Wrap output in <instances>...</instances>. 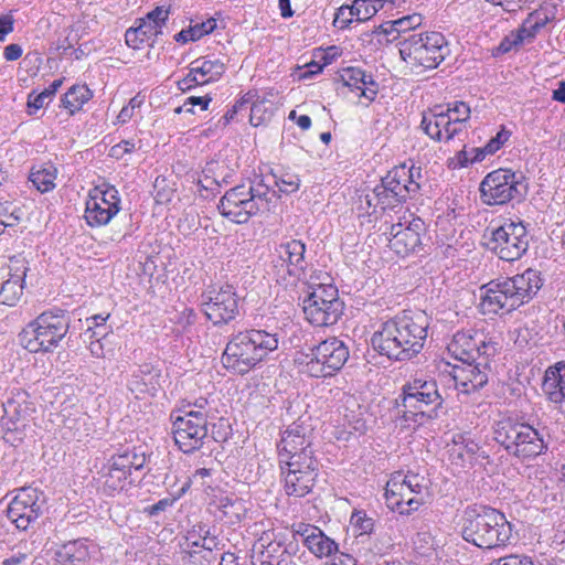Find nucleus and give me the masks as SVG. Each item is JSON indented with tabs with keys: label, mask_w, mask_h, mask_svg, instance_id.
<instances>
[{
	"label": "nucleus",
	"mask_w": 565,
	"mask_h": 565,
	"mask_svg": "<svg viewBox=\"0 0 565 565\" xmlns=\"http://www.w3.org/2000/svg\"><path fill=\"white\" fill-rule=\"evenodd\" d=\"M277 201V191L256 177L227 190L217 209L230 221L245 224L255 215L271 212Z\"/></svg>",
	"instance_id": "4"
},
{
	"label": "nucleus",
	"mask_w": 565,
	"mask_h": 565,
	"mask_svg": "<svg viewBox=\"0 0 565 565\" xmlns=\"http://www.w3.org/2000/svg\"><path fill=\"white\" fill-rule=\"evenodd\" d=\"M493 435L494 440L510 456L522 461L545 455L552 443V436L546 426L540 424L534 426L510 417L495 423Z\"/></svg>",
	"instance_id": "6"
},
{
	"label": "nucleus",
	"mask_w": 565,
	"mask_h": 565,
	"mask_svg": "<svg viewBox=\"0 0 565 565\" xmlns=\"http://www.w3.org/2000/svg\"><path fill=\"white\" fill-rule=\"evenodd\" d=\"M211 102H212V97H210L209 95L190 96L185 99V102L183 103L182 106H180L175 109V113L180 114V113L185 111V113L193 114L194 106H200L201 110H206Z\"/></svg>",
	"instance_id": "52"
},
{
	"label": "nucleus",
	"mask_w": 565,
	"mask_h": 565,
	"mask_svg": "<svg viewBox=\"0 0 565 565\" xmlns=\"http://www.w3.org/2000/svg\"><path fill=\"white\" fill-rule=\"evenodd\" d=\"M201 307L214 326L227 324L238 315L239 298L232 285H224L203 292Z\"/></svg>",
	"instance_id": "17"
},
{
	"label": "nucleus",
	"mask_w": 565,
	"mask_h": 565,
	"mask_svg": "<svg viewBox=\"0 0 565 565\" xmlns=\"http://www.w3.org/2000/svg\"><path fill=\"white\" fill-rule=\"evenodd\" d=\"M445 115L448 117L451 116L452 120H456L458 124V127H460L462 130L466 128V122L470 118V107L468 104L461 100H456L454 103L447 104L446 108L443 106H437Z\"/></svg>",
	"instance_id": "48"
},
{
	"label": "nucleus",
	"mask_w": 565,
	"mask_h": 565,
	"mask_svg": "<svg viewBox=\"0 0 565 565\" xmlns=\"http://www.w3.org/2000/svg\"><path fill=\"white\" fill-rule=\"evenodd\" d=\"M403 61L413 66L436 68L449 55L450 50L445 36L439 32H419L408 34L398 42Z\"/></svg>",
	"instance_id": "9"
},
{
	"label": "nucleus",
	"mask_w": 565,
	"mask_h": 565,
	"mask_svg": "<svg viewBox=\"0 0 565 565\" xmlns=\"http://www.w3.org/2000/svg\"><path fill=\"white\" fill-rule=\"evenodd\" d=\"M510 277L493 279L480 288V306L483 313L511 312L522 305Z\"/></svg>",
	"instance_id": "20"
},
{
	"label": "nucleus",
	"mask_w": 565,
	"mask_h": 565,
	"mask_svg": "<svg viewBox=\"0 0 565 565\" xmlns=\"http://www.w3.org/2000/svg\"><path fill=\"white\" fill-rule=\"evenodd\" d=\"M350 352L344 341L337 337L320 341L309 353L299 359L302 373L315 379L335 375L347 363Z\"/></svg>",
	"instance_id": "11"
},
{
	"label": "nucleus",
	"mask_w": 565,
	"mask_h": 565,
	"mask_svg": "<svg viewBox=\"0 0 565 565\" xmlns=\"http://www.w3.org/2000/svg\"><path fill=\"white\" fill-rule=\"evenodd\" d=\"M56 175L57 169L52 163H44L32 168L29 180L41 193H45L55 188Z\"/></svg>",
	"instance_id": "44"
},
{
	"label": "nucleus",
	"mask_w": 565,
	"mask_h": 565,
	"mask_svg": "<svg viewBox=\"0 0 565 565\" xmlns=\"http://www.w3.org/2000/svg\"><path fill=\"white\" fill-rule=\"evenodd\" d=\"M350 14L349 6H341L334 14L333 25L339 29L348 28L352 23V17Z\"/></svg>",
	"instance_id": "63"
},
{
	"label": "nucleus",
	"mask_w": 565,
	"mask_h": 565,
	"mask_svg": "<svg viewBox=\"0 0 565 565\" xmlns=\"http://www.w3.org/2000/svg\"><path fill=\"white\" fill-rule=\"evenodd\" d=\"M414 544L416 548L420 550L423 553H426L427 551L434 548L435 537L431 534L430 529L427 524H423L417 527Z\"/></svg>",
	"instance_id": "49"
},
{
	"label": "nucleus",
	"mask_w": 565,
	"mask_h": 565,
	"mask_svg": "<svg viewBox=\"0 0 565 565\" xmlns=\"http://www.w3.org/2000/svg\"><path fill=\"white\" fill-rule=\"evenodd\" d=\"M401 397L404 427H411L412 424L423 425L436 419L444 404V398L434 380L414 379L404 385Z\"/></svg>",
	"instance_id": "7"
},
{
	"label": "nucleus",
	"mask_w": 565,
	"mask_h": 565,
	"mask_svg": "<svg viewBox=\"0 0 565 565\" xmlns=\"http://www.w3.org/2000/svg\"><path fill=\"white\" fill-rule=\"evenodd\" d=\"M341 79L351 90H358L359 96L369 103L373 102L379 93V84L371 73L355 66H349L341 71Z\"/></svg>",
	"instance_id": "30"
},
{
	"label": "nucleus",
	"mask_w": 565,
	"mask_h": 565,
	"mask_svg": "<svg viewBox=\"0 0 565 565\" xmlns=\"http://www.w3.org/2000/svg\"><path fill=\"white\" fill-rule=\"evenodd\" d=\"M532 20L526 18L518 31H515L516 41L521 42V44L525 41H532L537 34L535 26L532 25Z\"/></svg>",
	"instance_id": "59"
},
{
	"label": "nucleus",
	"mask_w": 565,
	"mask_h": 565,
	"mask_svg": "<svg viewBox=\"0 0 565 565\" xmlns=\"http://www.w3.org/2000/svg\"><path fill=\"white\" fill-rule=\"evenodd\" d=\"M142 28L143 26H132L126 31L125 40L128 46L138 49L139 45L145 42V39L140 35V31H143Z\"/></svg>",
	"instance_id": "64"
},
{
	"label": "nucleus",
	"mask_w": 565,
	"mask_h": 565,
	"mask_svg": "<svg viewBox=\"0 0 565 565\" xmlns=\"http://www.w3.org/2000/svg\"><path fill=\"white\" fill-rule=\"evenodd\" d=\"M277 449L280 467L295 462L298 456L300 457L298 460L303 461L302 457H305V454L308 458H316L311 448V441L307 436V428L296 423L282 431Z\"/></svg>",
	"instance_id": "23"
},
{
	"label": "nucleus",
	"mask_w": 565,
	"mask_h": 565,
	"mask_svg": "<svg viewBox=\"0 0 565 565\" xmlns=\"http://www.w3.org/2000/svg\"><path fill=\"white\" fill-rule=\"evenodd\" d=\"M136 149V143L131 140H121L119 143L113 146L109 150V156L116 159H122L126 153H131Z\"/></svg>",
	"instance_id": "62"
},
{
	"label": "nucleus",
	"mask_w": 565,
	"mask_h": 565,
	"mask_svg": "<svg viewBox=\"0 0 565 565\" xmlns=\"http://www.w3.org/2000/svg\"><path fill=\"white\" fill-rule=\"evenodd\" d=\"M425 180L423 169L415 163H403L390 170L371 193L360 196V209L371 214L381 210H393L415 196Z\"/></svg>",
	"instance_id": "3"
},
{
	"label": "nucleus",
	"mask_w": 565,
	"mask_h": 565,
	"mask_svg": "<svg viewBox=\"0 0 565 565\" xmlns=\"http://www.w3.org/2000/svg\"><path fill=\"white\" fill-rule=\"evenodd\" d=\"M121 210L118 190L110 184H103L89 192L86 202L85 221L90 227L107 225Z\"/></svg>",
	"instance_id": "18"
},
{
	"label": "nucleus",
	"mask_w": 565,
	"mask_h": 565,
	"mask_svg": "<svg viewBox=\"0 0 565 565\" xmlns=\"http://www.w3.org/2000/svg\"><path fill=\"white\" fill-rule=\"evenodd\" d=\"M175 502L174 498H163L156 502L152 505H148L143 509V512L149 516L159 515L161 512H164L167 509L171 508Z\"/></svg>",
	"instance_id": "61"
},
{
	"label": "nucleus",
	"mask_w": 565,
	"mask_h": 565,
	"mask_svg": "<svg viewBox=\"0 0 565 565\" xmlns=\"http://www.w3.org/2000/svg\"><path fill=\"white\" fill-rule=\"evenodd\" d=\"M70 323L71 319L65 310H46L23 328L19 341L30 352H51L67 334Z\"/></svg>",
	"instance_id": "8"
},
{
	"label": "nucleus",
	"mask_w": 565,
	"mask_h": 565,
	"mask_svg": "<svg viewBox=\"0 0 565 565\" xmlns=\"http://www.w3.org/2000/svg\"><path fill=\"white\" fill-rule=\"evenodd\" d=\"M249 121L255 127L260 126L270 117L265 100H254L249 107Z\"/></svg>",
	"instance_id": "50"
},
{
	"label": "nucleus",
	"mask_w": 565,
	"mask_h": 565,
	"mask_svg": "<svg viewBox=\"0 0 565 565\" xmlns=\"http://www.w3.org/2000/svg\"><path fill=\"white\" fill-rule=\"evenodd\" d=\"M392 547L391 537L386 534L366 539V543L358 548V557L363 565H377V557L386 555Z\"/></svg>",
	"instance_id": "38"
},
{
	"label": "nucleus",
	"mask_w": 565,
	"mask_h": 565,
	"mask_svg": "<svg viewBox=\"0 0 565 565\" xmlns=\"http://www.w3.org/2000/svg\"><path fill=\"white\" fill-rule=\"evenodd\" d=\"M423 23V17L418 13H413L409 15H405L394 21H385L380 24L375 33L383 34L387 36V42L393 41H402L408 34H416L413 32L416 28L420 26Z\"/></svg>",
	"instance_id": "31"
},
{
	"label": "nucleus",
	"mask_w": 565,
	"mask_h": 565,
	"mask_svg": "<svg viewBox=\"0 0 565 565\" xmlns=\"http://www.w3.org/2000/svg\"><path fill=\"white\" fill-rule=\"evenodd\" d=\"M49 102L47 95L42 92L38 94L35 92L30 93L26 103L29 115H34L38 110L47 105Z\"/></svg>",
	"instance_id": "56"
},
{
	"label": "nucleus",
	"mask_w": 565,
	"mask_h": 565,
	"mask_svg": "<svg viewBox=\"0 0 565 565\" xmlns=\"http://www.w3.org/2000/svg\"><path fill=\"white\" fill-rule=\"evenodd\" d=\"M490 359L481 356V360H470L455 365L450 375L456 390L463 394H470L482 388L489 381Z\"/></svg>",
	"instance_id": "22"
},
{
	"label": "nucleus",
	"mask_w": 565,
	"mask_h": 565,
	"mask_svg": "<svg viewBox=\"0 0 565 565\" xmlns=\"http://www.w3.org/2000/svg\"><path fill=\"white\" fill-rule=\"evenodd\" d=\"M93 97L92 90L86 85H73L63 95L61 106L68 110L70 115H74L81 110L85 103Z\"/></svg>",
	"instance_id": "43"
},
{
	"label": "nucleus",
	"mask_w": 565,
	"mask_h": 565,
	"mask_svg": "<svg viewBox=\"0 0 565 565\" xmlns=\"http://www.w3.org/2000/svg\"><path fill=\"white\" fill-rule=\"evenodd\" d=\"M168 18V9H164L163 7H156L153 10L148 12L143 19H146L147 22H151L150 25L154 30L160 31V29L166 24Z\"/></svg>",
	"instance_id": "53"
},
{
	"label": "nucleus",
	"mask_w": 565,
	"mask_h": 565,
	"mask_svg": "<svg viewBox=\"0 0 565 565\" xmlns=\"http://www.w3.org/2000/svg\"><path fill=\"white\" fill-rule=\"evenodd\" d=\"M427 488V479L413 471H407L406 473L403 471H396L386 482V491H391L394 495L397 493L399 497L402 490H407L413 491L415 495L425 498Z\"/></svg>",
	"instance_id": "33"
},
{
	"label": "nucleus",
	"mask_w": 565,
	"mask_h": 565,
	"mask_svg": "<svg viewBox=\"0 0 565 565\" xmlns=\"http://www.w3.org/2000/svg\"><path fill=\"white\" fill-rule=\"evenodd\" d=\"M191 30V33L193 34V39L196 41L200 40L202 36L210 34L214 31L216 28V20L215 19H207L204 22L196 23L194 25L189 26Z\"/></svg>",
	"instance_id": "60"
},
{
	"label": "nucleus",
	"mask_w": 565,
	"mask_h": 565,
	"mask_svg": "<svg viewBox=\"0 0 565 565\" xmlns=\"http://www.w3.org/2000/svg\"><path fill=\"white\" fill-rule=\"evenodd\" d=\"M489 565H534V563L530 556L511 554L500 557Z\"/></svg>",
	"instance_id": "58"
},
{
	"label": "nucleus",
	"mask_w": 565,
	"mask_h": 565,
	"mask_svg": "<svg viewBox=\"0 0 565 565\" xmlns=\"http://www.w3.org/2000/svg\"><path fill=\"white\" fill-rule=\"evenodd\" d=\"M218 510L225 523L234 525L245 518L247 508L244 500L237 497H223L218 501Z\"/></svg>",
	"instance_id": "42"
},
{
	"label": "nucleus",
	"mask_w": 565,
	"mask_h": 565,
	"mask_svg": "<svg viewBox=\"0 0 565 565\" xmlns=\"http://www.w3.org/2000/svg\"><path fill=\"white\" fill-rule=\"evenodd\" d=\"M61 565H83L89 558V548L84 539L70 541L56 551Z\"/></svg>",
	"instance_id": "37"
},
{
	"label": "nucleus",
	"mask_w": 565,
	"mask_h": 565,
	"mask_svg": "<svg viewBox=\"0 0 565 565\" xmlns=\"http://www.w3.org/2000/svg\"><path fill=\"white\" fill-rule=\"evenodd\" d=\"M309 553L317 558H329L339 552V544L329 537L320 527L305 544Z\"/></svg>",
	"instance_id": "41"
},
{
	"label": "nucleus",
	"mask_w": 565,
	"mask_h": 565,
	"mask_svg": "<svg viewBox=\"0 0 565 565\" xmlns=\"http://www.w3.org/2000/svg\"><path fill=\"white\" fill-rule=\"evenodd\" d=\"M224 72L225 65L218 58H196L190 64L186 76L178 81V88L182 92H188L196 86L216 82L221 78Z\"/></svg>",
	"instance_id": "25"
},
{
	"label": "nucleus",
	"mask_w": 565,
	"mask_h": 565,
	"mask_svg": "<svg viewBox=\"0 0 565 565\" xmlns=\"http://www.w3.org/2000/svg\"><path fill=\"white\" fill-rule=\"evenodd\" d=\"M172 434L178 448L192 454L203 447L209 436V413L180 409L171 413Z\"/></svg>",
	"instance_id": "14"
},
{
	"label": "nucleus",
	"mask_w": 565,
	"mask_h": 565,
	"mask_svg": "<svg viewBox=\"0 0 565 565\" xmlns=\"http://www.w3.org/2000/svg\"><path fill=\"white\" fill-rule=\"evenodd\" d=\"M298 458L300 457L298 456L295 462L282 465L280 469L284 475L285 492L288 495L303 498L311 492L316 483L319 462L317 458L302 457L303 461H299Z\"/></svg>",
	"instance_id": "21"
},
{
	"label": "nucleus",
	"mask_w": 565,
	"mask_h": 565,
	"mask_svg": "<svg viewBox=\"0 0 565 565\" xmlns=\"http://www.w3.org/2000/svg\"><path fill=\"white\" fill-rule=\"evenodd\" d=\"M386 505L392 511H397L399 514L408 515L411 512L418 510L424 504L425 498L415 495L413 491L402 490L401 497L392 494L391 491L385 490Z\"/></svg>",
	"instance_id": "40"
},
{
	"label": "nucleus",
	"mask_w": 565,
	"mask_h": 565,
	"mask_svg": "<svg viewBox=\"0 0 565 565\" xmlns=\"http://www.w3.org/2000/svg\"><path fill=\"white\" fill-rule=\"evenodd\" d=\"M234 170L225 161L212 160L203 168V179L199 183L205 190H218L231 182Z\"/></svg>",
	"instance_id": "36"
},
{
	"label": "nucleus",
	"mask_w": 565,
	"mask_h": 565,
	"mask_svg": "<svg viewBox=\"0 0 565 565\" xmlns=\"http://www.w3.org/2000/svg\"><path fill=\"white\" fill-rule=\"evenodd\" d=\"M28 266L24 260H14L10 266L9 278L1 284L0 288V303L6 306H15L20 300L24 280L28 271Z\"/></svg>",
	"instance_id": "29"
},
{
	"label": "nucleus",
	"mask_w": 565,
	"mask_h": 565,
	"mask_svg": "<svg viewBox=\"0 0 565 565\" xmlns=\"http://www.w3.org/2000/svg\"><path fill=\"white\" fill-rule=\"evenodd\" d=\"M279 338L262 329H247L231 335L222 354L223 366L237 375H245L278 349Z\"/></svg>",
	"instance_id": "5"
},
{
	"label": "nucleus",
	"mask_w": 565,
	"mask_h": 565,
	"mask_svg": "<svg viewBox=\"0 0 565 565\" xmlns=\"http://www.w3.org/2000/svg\"><path fill=\"white\" fill-rule=\"evenodd\" d=\"M448 350L458 361L467 362L481 360V356L493 358L499 344L481 332L461 330L454 334Z\"/></svg>",
	"instance_id": "19"
},
{
	"label": "nucleus",
	"mask_w": 565,
	"mask_h": 565,
	"mask_svg": "<svg viewBox=\"0 0 565 565\" xmlns=\"http://www.w3.org/2000/svg\"><path fill=\"white\" fill-rule=\"evenodd\" d=\"M46 511V497L43 491L24 487L15 491L7 508L9 521L19 531L34 530L39 519Z\"/></svg>",
	"instance_id": "15"
},
{
	"label": "nucleus",
	"mask_w": 565,
	"mask_h": 565,
	"mask_svg": "<svg viewBox=\"0 0 565 565\" xmlns=\"http://www.w3.org/2000/svg\"><path fill=\"white\" fill-rule=\"evenodd\" d=\"M306 252V244L297 238H285L275 245L271 266L277 282L287 286L307 279L309 260Z\"/></svg>",
	"instance_id": "13"
},
{
	"label": "nucleus",
	"mask_w": 565,
	"mask_h": 565,
	"mask_svg": "<svg viewBox=\"0 0 565 565\" xmlns=\"http://www.w3.org/2000/svg\"><path fill=\"white\" fill-rule=\"evenodd\" d=\"M542 388L551 402H565V361L557 362L545 371Z\"/></svg>",
	"instance_id": "35"
},
{
	"label": "nucleus",
	"mask_w": 565,
	"mask_h": 565,
	"mask_svg": "<svg viewBox=\"0 0 565 565\" xmlns=\"http://www.w3.org/2000/svg\"><path fill=\"white\" fill-rule=\"evenodd\" d=\"M523 175L510 169L489 172L480 183L481 200L487 205H502L525 194Z\"/></svg>",
	"instance_id": "16"
},
{
	"label": "nucleus",
	"mask_w": 565,
	"mask_h": 565,
	"mask_svg": "<svg viewBox=\"0 0 565 565\" xmlns=\"http://www.w3.org/2000/svg\"><path fill=\"white\" fill-rule=\"evenodd\" d=\"M510 279L522 306L530 302L543 286L541 273L532 268H527L522 274L510 277Z\"/></svg>",
	"instance_id": "34"
},
{
	"label": "nucleus",
	"mask_w": 565,
	"mask_h": 565,
	"mask_svg": "<svg viewBox=\"0 0 565 565\" xmlns=\"http://www.w3.org/2000/svg\"><path fill=\"white\" fill-rule=\"evenodd\" d=\"M344 303L338 288L326 281L309 282L308 295L303 299L306 320L316 327L335 324L343 315Z\"/></svg>",
	"instance_id": "10"
},
{
	"label": "nucleus",
	"mask_w": 565,
	"mask_h": 565,
	"mask_svg": "<svg viewBox=\"0 0 565 565\" xmlns=\"http://www.w3.org/2000/svg\"><path fill=\"white\" fill-rule=\"evenodd\" d=\"M279 191L286 194L296 192L300 186V180L294 174H284L279 181H276Z\"/></svg>",
	"instance_id": "57"
},
{
	"label": "nucleus",
	"mask_w": 565,
	"mask_h": 565,
	"mask_svg": "<svg viewBox=\"0 0 565 565\" xmlns=\"http://www.w3.org/2000/svg\"><path fill=\"white\" fill-rule=\"evenodd\" d=\"M3 412L4 414L1 418L2 427L19 430L26 427L34 407L33 403L29 401V394L25 391H17L3 403Z\"/></svg>",
	"instance_id": "27"
},
{
	"label": "nucleus",
	"mask_w": 565,
	"mask_h": 565,
	"mask_svg": "<svg viewBox=\"0 0 565 565\" xmlns=\"http://www.w3.org/2000/svg\"><path fill=\"white\" fill-rule=\"evenodd\" d=\"M452 441L454 446L449 450L452 463L465 467L467 463L472 465L476 457L489 458L487 452L480 449L479 444L466 434L455 435Z\"/></svg>",
	"instance_id": "32"
},
{
	"label": "nucleus",
	"mask_w": 565,
	"mask_h": 565,
	"mask_svg": "<svg viewBox=\"0 0 565 565\" xmlns=\"http://www.w3.org/2000/svg\"><path fill=\"white\" fill-rule=\"evenodd\" d=\"M420 128L429 138L439 142L452 140L463 131L451 116L447 117L437 106L423 114Z\"/></svg>",
	"instance_id": "26"
},
{
	"label": "nucleus",
	"mask_w": 565,
	"mask_h": 565,
	"mask_svg": "<svg viewBox=\"0 0 565 565\" xmlns=\"http://www.w3.org/2000/svg\"><path fill=\"white\" fill-rule=\"evenodd\" d=\"M428 327L425 313L403 312L382 322L371 342L381 355L390 360L408 361L423 350Z\"/></svg>",
	"instance_id": "1"
},
{
	"label": "nucleus",
	"mask_w": 565,
	"mask_h": 565,
	"mask_svg": "<svg viewBox=\"0 0 565 565\" xmlns=\"http://www.w3.org/2000/svg\"><path fill=\"white\" fill-rule=\"evenodd\" d=\"M484 246L500 259L513 262L520 259L527 250L530 233L523 221H505L502 225L486 228Z\"/></svg>",
	"instance_id": "12"
},
{
	"label": "nucleus",
	"mask_w": 565,
	"mask_h": 565,
	"mask_svg": "<svg viewBox=\"0 0 565 565\" xmlns=\"http://www.w3.org/2000/svg\"><path fill=\"white\" fill-rule=\"evenodd\" d=\"M353 9L358 11V22L370 20L372 17L376 14V9H374V7L371 6V2L369 0H354Z\"/></svg>",
	"instance_id": "54"
},
{
	"label": "nucleus",
	"mask_w": 565,
	"mask_h": 565,
	"mask_svg": "<svg viewBox=\"0 0 565 565\" xmlns=\"http://www.w3.org/2000/svg\"><path fill=\"white\" fill-rule=\"evenodd\" d=\"M319 527L309 523H295L291 526V531L289 535L292 539H301L302 544L305 545L307 541L310 540V537L317 532Z\"/></svg>",
	"instance_id": "51"
},
{
	"label": "nucleus",
	"mask_w": 565,
	"mask_h": 565,
	"mask_svg": "<svg viewBox=\"0 0 565 565\" xmlns=\"http://www.w3.org/2000/svg\"><path fill=\"white\" fill-rule=\"evenodd\" d=\"M502 146L491 138L482 148H472L471 152L475 153L473 158H467V151L461 150L457 153V160L460 167H468L471 163L482 161L488 154L495 153Z\"/></svg>",
	"instance_id": "47"
},
{
	"label": "nucleus",
	"mask_w": 565,
	"mask_h": 565,
	"mask_svg": "<svg viewBox=\"0 0 565 565\" xmlns=\"http://www.w3.org/2000/svg\"><path fill=\"white\" fill-rule=\"evenodd\" d=\"M459 525L462 539L479 548H503L514 539V525L504 513L486 505L467 507Z\"/></svg>",
	"instance_id": "2"
},
{
	"label": "nucleus",
	"mask_w": 565,
	"mask_h": 565,
	"mask_svg": "<svg viewBox=\"0 0 565 565\" xmlns=\"http://www.w3.org/2000/svg\"><path fill=\"white\" fill-rule=\"evenodd\" d=\"M350 524L358 544H365L366 539H370L374 531L375 520L367 515L364 510H354L350 518Z\"/></svg>",
	"instance_id": "45"
},
{
	"label": "nucleus",
	"mask_w": 565,
	"mask_h": 565,
	"mask_svg": "<svg viewBox=\"0 0 565 565\" xmlns=\"http://www.w3.org/2000/svg\"><path fill=\"white\" fill-rule=\"evenodd\" d=\"M284 532H265L253 545V557L257 555V561L262 565H296L284 558L282 551Z\"/></svg>",
	"instance_id": "28"
},
{
	"label": "nucleus",
	"mask_w": 565,
	"mask_h": 565,
	"mask_svg": "<svg viewBox=\"0 0 565 565\" xmlns=\"http://www.w3.org/2000/svg\"><path fill=\"white\" fill-rule=\"evenodd\" d=\"M146 461L147 457L145 452L138 451L136 448H126L122 451L113 455L109 459V465L130 477L131 471L141 470Z\"/></svg>",
	"instance_id": "39"
},
{
	"label": "nucleus",
	"mask_w": 565,
	"mask_h": 565,
	"mask_svg": "<svg viewBox=\"0 0 565 565\" xmlns=\"http://www.w3.org/2000/svg\"><path fill=\"white\" fill-rule=\"evenodd\" d=\"M210 529L211 527L207 524H203V523L194 525L193 529L188 532V535H186L188 544L199 547L203 537L205 535L210 534Z\"/></svg>",
	"instance_id": "55"
},
{
	"label": "nucleus",
	"mask_w": 565,
	"mask_h": 565,
	"mask_svg": "<svg viewBox=\"0 0 565 565\" xmlns=\"http://www.w3.org/2000/svg\"><path fill=\"white\" fill-rule=\"evenodd\" d=\"M128 478L125 472L108 465L107 471L100 475L103 492L110 497L121 492L128 483L132 482V480L128 481Z\"/></svg>",
	"instance_id": "46"
},
{
	"label": "nucleus",
	"mask_w": 565,
	"mask_h": 565,
	"mask_svg": "<svg viewBox=\"0 0 565 565\" xmlns=\"http://www.w3.org/2000/svg\"><path fill=\"white\" fill-rule=\"evenodd\" d=\"M425 222L415 217L406 226L393 224L390 231V247L399 256H407L423 249L422 235L425 234Z\"/></svg>",
	"instance_id": "24"
}]
</instances>
